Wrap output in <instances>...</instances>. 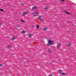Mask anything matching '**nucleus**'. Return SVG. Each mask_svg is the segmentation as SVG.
I'll return each mask as SVG.
<instances>
[{"instance_id": "423d86ee", "label": "nucleus", "mask_w": 76, "mask_h": 76, "mask_svg": "<svg viewBox=\"0 0 76 76\" xmlns=\"http://www.w3.org/2000/svg\"><path fill=\"white\" fill-rule=\"evenodd\" d=\"M39 13V12L37 10L35 11V13L36 14H38Z\"/></svg>"}, {"instance_id": "b1692460", "label": "nucleus", "mask_w": 76, "mask_h": 76, "mask_svg": "<svg viewBox=\"0 0 76 76\" xmlns=\"http://www.w3.org/2000/svg\"><path fill=\"white\" fill-rule=\"evenodd\" d=\"M66 13H67V14H68L69 15L70 14V13H69V12H66Z\"/></svg>"}, {"instance_id": "f257e3e1", "label": "nucleus", "mask_w": 76, "mask_h": 76, "mask_svg": "<svg viewBox=\"0 0 76 76\" xmlns=\"http://www.w3.org/2000/svg\"><path fill=\"white\" fill-rule=\"evenodd\" d=\"M48 42L50 43L51 45L53 44V42L51 41V40H49L48 41Z\"/></svg>"}, {"instance_id": "bb28decb", "label": "nucleus", "mask_w": 76, "mask_h": 76, "mask_svg": "<svg viewBox=\"0 0 76 76\" xmlns=\"http://www.w3.org/2000/svg\"><path fill=\"white\" fill-rule=\"evenodd\" d=\"M61 1H64L63 0H61Z\"/></svg>"}, {"instance_id": "6e6552de", "label": "nucleus", "mask_w": 76, "mask_h": 76, "mask_svg": "<svg viewBox=\"0 0 76 76\" xmlns=\"http://www.w3.org/2000/svg\"><path fill=\"white\" fill-rule=\"evenodd\" d=\"M8 48H12V46L9 45L8 46Z\"/></svg>"}, {"instance_id": "2eb2a0df", "label": "nucleus", "mask_w": 76, "mask_h": 76, "mask_svg": "<svg viewBox=\"0 0 76 76\" xmlns=\"http://www.w3.org/2000/svg\"><path fill=\"white\" fill-rule=\"evenodd\" d=\"M38 18L39 19H41L42 18V16H39L38 17Z\"/></svg>"}, {"instance_id": "6ab92c4d", "label": "nucleus", "mask_w": 76, "mask_h": 76, "mask_svg": "<svg viewBox=\"0 0 76 76\" xmlns=\"http://www.w3.org/2000/svg\"><path fill=\"white\" fill-rule=\"evenodd\" d=\"M0 10H1V11L2 12H4V10L1 9H0Z\"/></svg>"}, {"instance_id": "a878e982", "label": "nucleus", "mask_w": 76, "mask_h": 76, "mask_svg": "<svg viewBox=\"0 0 76 76\" xmlns=\"http://www.w3.org/2000/svg\"><path fill=\"white\" fill-rule=\"evenodd\" d=\"M62 73V75H64V73Z\"/></svg>"}, {"instance_id": "39448f33", "label": "nucleus", "mask_w": 76, "mask_h": 76, "mask_svg": "<svg viewBox=\"0 0 76 76\" xmlns=\"http://www.w3.org/2000/svg\"><path fill=\"white\" fill-rule=\"evenodd\" d=\"M12 40H15V39H16V37H13L12 38Z\"/></svg>"}, {"instance_id": "9b49d317", "label": "nucleus", "mask_w": 76, "mask_h": 76, "mask_svg": "<svg viewBox=\"0 0 76 76\" xmlns=\"http://www.w3.org/2000/svg\"><path fill=\"white\" fill-rule=\"evenodd\" d=\"M25 12L26 14V13H29V11L28 10L27 11H26V12Z\"/></svg>"}, {"instance_id": "cd10ccee", "label": "nucleus", "mask_w": 76, "mask_h": 76, "mask_svg": "<svg viewBox=\"0 0 76 76\" xmlns=\"http://www.w3.org/2000/svg\"><path fill=\"white\" fill-rule=\"evenodd\" d=\"M1 25V23H0V26Z\"/></svg>"}, {"instance_id": "f3484780", "label": "nucleus", "mask_w": 76, "mask_h": 76, "mask_svg": "<svg viewBox=\"0 0 76 76\" xmlns=\"http://www.w3.org/2000/svg\"><path fill=\"white\" fill-rule=\"evenodd\" d=\"M58 72L59 73H62V72H61V71H59Z\"/></svg>"}, {"instance_id": "393cba45", "label": "nucleus", "mask_w": 76, "mask_h": 76, "mask_svg": "<svg viewBox=\"0 0 76 76\" xmlns=\"http://www.w3.org/2000/svg\"><path fill=\"white\" fill-rule=\"evenodd\" d=\"M49 76H53V75H52L51 74H50V75H49Z\"/></svg>"}, {"instance_id": "ddd939ff", "label": "nucleus", "mask_w": 76, "mask_h": 76, "mask_svg": "<svg viewBox=\"0 0 76 76\" xmlns=\"http://www.w3.org/2000/svg\"><path fill=\"white\" fill-rule=\"evenodd\" d=\"M48 52L49 53H50L51 52V50H48Z\"/></svg>"}, {"instance_id": "f8f14e48", "label": "nucleus", "mask_w": 76, "mask_h": 76, "mask_svg": "<svg viewBox=\"0 0 76 76\" xmlns=\"http://www.w3.org/2000/svg\"><path fill=\"white\" fill-rule=\"evenodd\" d=\"M68 47H71V45H70V44L69 43L68 44Z\"/></svg>"}, {"instance_id": "7ed1b4c3", "label": "nucleus", "mask_w": 76, "mask_h": 76, "mask_svg": "<svg viewBox=\"0 0 76 76\" xmlns=\"http://www.w3.org/2000/svg\"><path fill=\"white\" fill-rule=\"evenodd\" d=\"M45 10H48V9H49V7H45Z\"/></svg>"}, {"instance_id": "5701e85b", "label": "nucleus", "mask_w": 76, "mask_h": 76, "mask_svg": "<svg viewBox=\"0 0 76 76\" xmlns=\"http://www.w3.org/2000/svg\"><path fill=\"white\" fill-rule=\"evenodd\" d=\"M21 22H25V21H23V20H21Z\"/></svg>"}, {"instance_id": "4468645a", "label": "nucleus", "mask_w": 76, "mask_h": 76, "mask_svg": "<svg viewBox=\"0 0 76 76\" xmlns=\"http://www.w3.org/2000/svg\"><path fill=\"white\" fill-rule=\"evenodd\" d=\"M51 45L50 44V43H49L48 44V46H50V45Z\"/></svg>"}, {"instance_id": "f03ea898", "label": "nucleus", "mask_w": 76, "mask_h": 76, "mask_svg": "<svg viewBox=\"0 0 76 76\" xmlns=\"http://www.w3.org/2000/svg\"><path fill=\"white\" fill-rule=\"evenodd\" d=\"M37 7L34 6L32 8V10H35L36 9H37Z\"/></svg>"}, {"instance_id": "412c9836", "label": "nucleus", "mask_w": 76, "mask_h": 76, "mask_svg": "<svg viewBox=\"0 0 76 76\" xmlns=\"http://www.w3.org/2000/svg\"><path fill=\"white\" fill-rule=\"evenodd\" d=\"M37 28L38 29H39V26L38 25H37Z\"/></svg>"}, {"instance_id": "9d476101", "label": "nucleus", "mask_w": 76, "mask_h": 76, "mask_svg": "<svg viewBox=\"0 0 76 76\" xmlns=\"http://www.w3.org/2000/svg\"><path fill=\"white\" fill-rule=\"evenodd\" d=\"M37 14H36V13H34L33 15H34V16H36L38 15H37Z\"/></svg>"}, {"instance_id": "0eeeda50", "label": "nucleus", "mask_w": 76, "mask_h": 76, "mask_svg": "<svg viewBox=\"0 0 76 76\" xmlns=\"http://www.w3.org/2000/svg\"><path fill=\"white\" fill-rule=\"evenodd\" d=\"M26 12H24L23 13V16H25V15H26Z\"/></svg>"}, {"instance_id": "20e7f679", "label": "nucleus", "mask_w": 76, "mask_h": 76, "mask_svg": "<svg viewBox=\"0 0 76 76\" xmlns=\"http://www.w3.org/2000/svg\"><path fill=\"white\" fill-rule=\"evenodd\" d=\"M57 46L58 47H60L61 46V44H57Z\"/></svg>"}, {"instance_id": "4be33fe9", "label": "nucleus", "mask_w": 76, "mask_h": 76, "mask_svg": "<svg viewBox=\"0 0 76 76\" xmlns=\"http://www.w3.org/2000/svg\"><path fill=\"white\" fill-rule=\"evenodd\" d=\"M0 67H3V65L0 64Z\"/></svg>"}, {"instance_id": "dca6fc26", "label": "nucleus", "mask_w": 76, "mask_h": 76, "mask_svg": "<svg viewBox=\"0 0 76 76\" xmlns=\"http://www.w3.org/2000/svg\"><path fill=\"white\" fill-rule=\"evenodd\" d=\"M22 33H23V34H25L26 33V32L24 31H22Z\"/></svg>"}, {"instance_id": "1a4fd4ad", "label": "nucleus", "mask_w": 76, "mask_h": 76, "mask_svg": "<svg viewBox=\"0 0 76 76\" xmlns=\"http://www.w3.org/2000/svg\"><path fill=\"white\" fill-rule=\"evenodd\" d=\"M47 28H44L43 29V30H44V31H47Z\"/></svg>"}, {"instance_id": "a211bd4d", "label": "nucleus", "mask_w": 76, "mask_h": 76, "mask_svg": "<svg viewBox=\"0 0 76 76\" xmlns=\"http://www.w3.org/2000/svg\"><path fill=\"white\" fill-rule=\"evenodd\" d=\"M20 4H21V6H23L24 5V4L22 3H20Z\"/></svg>"}, {"instance_id": "aec40b11", "label": "nucleus", "mask_w": 76, "mask_h": 76, "mask_svg": "<svg viewBox=\"0 0 76 76\" xmlns=\"http://www.w3.org/2000/svg\"><path fill=\"white\" fill-rule=\"evenodd\" d=\"M28 36L29 37H32V35L30 34H29Z\"/></svg>"}]
</instances>
